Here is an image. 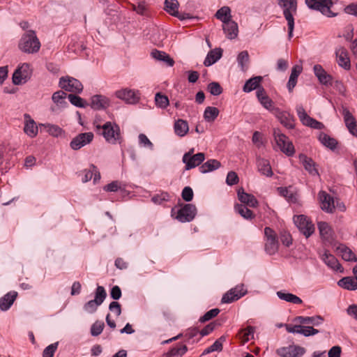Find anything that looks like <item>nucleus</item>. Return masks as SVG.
Returning a JSON list of instances; mask_svg holds the SVG:
<instances>
[{
  "mask_svg": "<svg viewBox=\"0 0 357 357\" xmlns=\"http://www.w3.org/2000/svg\"><path fill=\"white\" fill-rule=\"evenodd\" d=\"M234 208L236 211L245 219L251 220L255 217L252 211L244 204H236Z\"/></svg>",
  "mask_w": 357,
  "mask_h": 357,
  "instance_id": "nucleus-45",
  "label": "nucleus"
},
{
  "mask_svg": "<svg viewBox=\"0 0 357 357\" xmlns=\"http://www.w3.org/2000/svg\"><path fill=\"white\" fill-rule=\"evenodd\" d=\"M155 102L156 105L160 108H166L169 105V99L167 96L161 94L160 93H157L155 96Z\"/></svg>",
  "mask_w": 357,
  "mask_h": 357,
  "instance_id": "nucleus-52",
  "label": "nucleus"
},
{
  "mask_svg": "<svg viewBox=\"0 0 357 357\" xmlns=\"http://www.w3.org/2000/svg\"><path fill=\"white\" fill-rule=\"evenodd\" d=\"M314 75L319 82L324 85L331 84L332 77L326 73L321 65L317 64L313 68Z\"/></svg>",
  "mask_w": 357,
  "mask_h": 357,
  "instance_id": "nucleus-23",
  "label": "nucleus"
},
{
  "mask_svg": "<svg viewBox=\"0 0 357 357\" xmlns=\"http://www.w3.org/2000/svg\"><path fill=\"white\" fill-rule=\"evenodd\" d=\"M278 191L282 196L286 197L289 202H296V195H294L291 192H290L288 190V188L280 187V188H278Z\"/></svg>",
  "mask_w": 357,
  "mask_h": 357,
  "instance_id": "nucleus-56",
  "label": "nucleus"
},
{
  "mask_svg": "<svg viewBox=\"0 0 357 357\" xmlns=\"http://www.w3.org/2000/svg\"><path fill=\"white\" fill-rule=\"evenodd\" d=\"M337 284L347 290L354 291L357 289V275L356 278L345 277L340 280Z\"/></svg>",
  "mask_w": 357,
  "mask_h": 357,
  "instance_id": "nucleus-33",
  "label": "nucleus"
},
{
  "mask_svg": "<svg viewBox=\"0 0 357 357\" xmlns=\"http://www.w3.org/2000/svg\"><path fill=\"white\" fill-rule=\"evenodd\" d=\"M19 47L22 52L28 54L38 52L40 48V43L36 32L33 30L26 32L20 39Z\"/></svg>",
  "mask_w": 357,
  "mask_h": 357,
  "instance_id": "nucleus-2",
  "label": "nucleus"
},
{
  "mask_svg": "<svg viewBox=\"0 0 357 357\" xmlns=\"http://www.w3.org/2000/svg\"><path fill=\"white\" fill-rule=\"evenodd\" d=\"M262 80V77L257 76L252 77L246 81L245 83L243 90L245 93L251 92L255 89H258L259 88V84Z\"/></svg>",
  "mask_w": 357,
  "mask_h": 357,
  "instance_id": "nucleus-36",
  "label": "nucleus"
},
{
  "mask_svg": "<svg viewBox=\"0 0 357 357\" xmlns=\"http://www.w3.org/2000/svg\"><path fill=\"white\" fill-rule=\"evenodd\" d=\"M239 181L238 176L235 172L231 171L227 174L226 183L228 185H234Z\"/></svg>",
  "mask_w": 357,
  "mask_h": 357,
  "instance_id": "nucleus-61",
  "label": "nucleus"
},
{
  "mask_svg": "<svg viewBox=\"0 0 357 357\" xmlns=\"http://www.w3.org/2000/svg\"><path fill=\"white\" fill-rule=\"evenodd\" d=\"M59 86L65 91L75 93H79L83 90L82 84L78 79L69 76L60 78Z\"/></svg>",
  "mask_w": 357,
  "mask_h": 357,
  "instance_id": "nucleus-10",
  "label": "nucleus"
},
{
  "mask_svg": "<svg viewBox=\"0 0 357 357\" xmlns=\"http://www.w3.org/2000/svg\"><path fill=\"white\" fill-rule=\"evenodd\" d=\"M205 160L204 153H198L191 157L188 158L187 155H183L182 161L185 165V169L190 170L200 165Z\"/></svg>",
  "mask_w": 357,
  "mask_h": 357,
  "instance_id": "nucleus-17",
  "label": "nucleus"
},
{
  "mask_svg": "<svg viewBox=\"0 0 357 357\" xmlns=\"http://www.w3.org/2000/svg\"><path fill=\"white\" fill-rule=\"evenodd\" d=\"M219 114V110L215 107H206L204 112V118L207 122H213L218 117Z\"/></svg>",
  "mask_w": 357,
  "mask_h": 357,
  "instance_id": "nucleus-43",
  "label": "nucleus"
},
{
  "mask_svg": "<svg viewBox=\"0 0 357 357\" xmlns=\"http://www.w3.org/2000/svg\"><path fill=\"white\" fill-rule=\"evenodd\" d=\"M58 342H55L47 346L43 352V357H53L58 347Z\"/></svg>",
  "mask_w": 357,
  "mask_h": 357,
  "instance_id": "nucleus-58",
  "label": "nucleus"
},
{
  "mask_svg": "<svg viewBox=\"0 0 357 357\" xmlns=\"http://www.w3.org/2000/svg\"><path fill=\"white\" fill-rule=\"evenodd\" d=\"M107 296L105 288L102 286H98L95 292V298L88 301L84 305V309L89 313H93L96 311L98 307L100 305Z\"/></svg>",
  "mask_w": 357,
  "mask_h": 357,
  "instance_id": "nucleus-6",
  "label": "nucleus"
},
{
  "mask_svg": "<svg viewBox=\"0 0 357 357\" xmlns=\"http://www.w3.org/2000/svg\"><path fill=\"white\" fill-rule=\"evenodd\" d=\"M109 105V100L102 95H96L91 98V107L94 109H105Z\"/></svg>",
  "mask_w": 357,
  "mask_h": 357,
  "instance_id": "nucleus-26",
  "label": "nucleus"
},
{
  "mask_svg": "<svg viewBox=\"0 0 357 357\" xmlns=\"http://www.w3.org/2000/svg\"><path fill=\"white\" fill-rule=\"evenodd\" d=\"M197 208L195 205L185 204L177 210L175 218L181 222H190L195 218Z\"/></svg>",
  "mask_w": 357,
  "mask_h": 357,
  "instance_id": "nucleus-11",
  "label": "nucleus"
},
{
  "mask_svg": "<svg viewBox=\"0 0 357 357\" xmlns=\"http://www.w3.org/2000/svg\"><path fill=\"white\" fill-rule=\"evenodd\" d=\"M294 222L306 238L310 236L314 231V225L304 215H295Z\"/></svg>",
  "mask_w": 357,
  "mask_h": 357,
  "instance_id": "nucleus-8",
  "label": "nucleus"
},
{
  "mask_svg": "<svg viewBox=\"0 0 357 357\" xmlns=\"http://www.w3.org/2000/svg\"><path fill=\"white\" fill-rule=\"evenodd\" d=\"M187 351L186 345L178 344L166 354L165 357H181Z\"/></svg>",
  "mask_w": 357,
  "mask_h": 357,
  "instance_id": "nucleus-40",
  "label": "nucleus"
},
{
  "mask_svg": "<svg viewBox=\"0 0 357 357\" xmlns=\"http://www.w3.org/2000/svg\"><path fill=\"white\" fill-rule=\"evenodd\" d=\"M67 96L66 93L63 91H59L53 93L52 99V101L59 106L65 107L67 102L65 100Z\"/></svg>",
  "mask_w": 357,
  "mask_h": 357,
  "instance_id": "nucleus-47",
  "label": "nucleus"
},
{
  "mask_svg": "<svg viewBox=\"0 0 357 357\" xmlns=\"http://www.w3.org/2000/svg\"><path fill=\"white\" fill-rule=\"evenodd\" d=\"M109 310L111 312L114 313L116 317L121 314V305L117 301H112L109 305Z\"/></svg>",
  "mask_w": 357,
  "mask_h": 357,
  "instance_id": "nucleus-62",
  "label": "nucleus"
},
{
  "mask_svg": "<svg viewBox=\"0 0 357 357\" xmlns=\"http://www.w3.org/2000/svg\"><path fill=\"white\" fill-rule=\"evenodd\" d=\"M96 170V167L94 165H91L89 169H84L79 173L82 175V181L83 183H86L93 178V172Z\"/></svg>",
  "mask_w": 357,
  "mask_h": 357,
  "instance_id": "nucleus-53",
  "label": "nucleus"
},
{
  "mask_svg": "<svg viewBox=\"0 0 357 357\" xmlns=\"http://www.w3.org/2000/svg\"><path fill=\"white\" fill-rule=\"evenodd\" d=\"M335 54L337 64L345 70H349L351 62L347 50L344 47H340L336 49Z\"/></svg>",
  "mask_w": 357,
  "mask_h": 357,
  "instance_id": "nucleus-19",
  "label": "nucleus"
},
{
  "mask_svg": "<svg viewBox=\"0 0 357 357\" xmlns=\"http://www.w3.org/2000/svg\"><path fill=\"white\" fill-rule=\"evenodd\" d=\"M93 139V134L91 132L80 133L70 142V146L73 150H78L89 144Z\"/></svg>",
  "mask_w": 357,
  "mask_h": 357,
  "instance_id": "nucleus-15",
  "label": "nucleus"
},
{
  "mask_svg": "<svg viewBox=\"0 0 357 357\" xmlns=\"http://www.w3.org/2000/svg\"><path fill=\"white\" fill-rule=\"evenodd\" d=\"M318 229L321 237L327 241H330L333 237V229L326 222H318Z\"/></svg>",
  "mask_w": 357,
  "mask_h": 357,
  "instance_id": "nucleus-32",
  "label": "nucleus"
},
{
  "mask_svg": "<svg viewBox=\"0 0 357 357\" xmlns=\"http://www.w3.org/2000/svg\"><path fill=\"white\" fill-rule=\"evenodd\" d=\"M117 98L121 99L128 104H135L139 100L137 93L132 89H122L115 92Z\"/></svg>",
  "mask_w": 357,
  "mask_h": 357,
  "instance_id": "nucleus-16",
  "label": "nucleus"
},
{
  "mask_svg": "<svg viewBox=\"0 0 357 357\" xmlns=\"http://www.w3.org/2000/svg\"><path fill=\"white\" fill-rule=\"evenodd\" d=\"M151 56L156 60L164 61L168 66H173L174 61L165 52L154 50L151 52Z\"/></svg>",
  "mask_w": 357,
  "mask_h": 357,
  "instance_id": "nucleus-37",
  "label": "nucleus"
},
{
  "mask_svg": "<svg viewBox=\"0 0 357 357\" xmlns=\"http://www.w3.org/2000/svg\"><path fill=\"white\" fill-rule=\"evenodd\" d=\"M321 208L327 213H333L335 208L333 198L324 191H321L319 194Z\"/></svg>",
  "mask_w": 357,
  "mask_h": 357,
  "instance_id": "nucleus-20",
  "label": "nucleus"
},
{
  "mask_svg": "<svg viewBox=\"0 0 357 357\" xmlns=\"http://www.w3.org/2000/svg\"><path fill=\"white\" fill-rule=\"evenodd\" d=\"M17 296V292L11 291L0 298V310L2 311L8 310Z\"/></svg>",
  "mask_w": 357,
  "mask_h": 357,
  "instance_id": "nucleus-24",
  "label": "nucleus"
},
{
  "mask_svg": "<svg viewBox=\"0 0 357 357\" xmlns=\"http://www.w3.org/2000/svg\"><path fill=\"white\" fill-rule=\"evenodd\" d=\"M278 5L283 9V15L288 25V37L291 39L293 37L294 29V15L297 11L296 0H278Z\"/></svg>",
  "mask_w": 357,
  "mask_h": 357,
  "instance_id": "nucleus-1",
  "label": "nucleus"
},
{
  "mask_svg": "<svg viewBox=\"0 0 357 357\" xmlns=\"http://www.w3.org/2000/svg\"><path fill=\"white\" fill-rule=\"evenodd\" d=\"M97 130H101L100 134L103 136L107 142L115 144L121 138L119 126L110 121L105 123L102 126H96Z\"/></svg>",
  "mask_w": 357,
  "mask_h": 357,
  "instance_id": "nucleus-3",
  "label": "nucleus"
},
{
  "mask_svg": "<svg viewBox=\"0 0 357 357\" xmlns=\"http://www.w3.org/2000/svg\"><path fill=\"white\" fill-rule=\"evenodd\" d=\"M322 259L324 263L331 268L342 272V266L339 263L338 260L335 257L334 255L325 252L322 255Z\"/></svg>",
  "mask_w": 357,
  "mask_h": 357,
  "instance_id": "nucleus-29",
  "label": "nucleus"
},
{
  "mask_svg": "<svg viewBox=\"0 0 357 357\" xmlns=\"http://www.w3.org/2000/svg\"><path fill=\"white\" fill-rule=\"evenodd\" d=\"M221 166L220 162L215 159H211L203 163L199 167V170L202 174H206L218 169Z\"/></svg>",
  "mask_w": 357,
  "mask_h": 357,
  "instance_id": "nucleus-35",
  "label": "nucleus"
},
{
  "mask_svg": "<svg viewBox=\"0 0 357 357\" xmlns=\"http://www.w3.org/2000/svg\"><path fill=\"white\" fill-rule=\"evenodd\" d=\"M237 61L242 71H245L248 69V64L249 63V54L247 51L240 52L237 57Z\"/></svg>",
  "mask_w": 357,
  "mask_h": 357,
  "instance_id": "nucleus-49",
  "label": "nucleus"
},
{
  "mask_svg": "<svg viewBox=\"0 0 357 357\" xmlns=\"http://www.w3.org/2000/svg\"><path fill=\"white\" fill-rule=\"evenodd\" d=\"M45 127L47 128L48 132L54 137L60 136L63 133V130L58 126L47 124Z\"/></svg>",
  "mask_w": 357,
  "mask_h": 357,
  "instance_id": "nucleus-60",
  "label": "nucleus"
},
{
  "mask_svg": "<svg viewBox=\"0 0 357 357\" xmlns=\"http://www.w3.org/2000/svg\"><path fill=\"white\" fill-rule=\"evenodd\" d=\"M277 296L280 299L294 304H301L303 303L298 296L291 293L279 291L277 292Z\"/></svg>",
  "mask_w": 357,
  "mask_h": 357,
  "instance_id": "nucleus-39",
  "label": "nucleus"
},
{
  "mask_svg": "<svg viewBox=\"0 0 357 357\" xmlns=\"http://www.w3.org/2000/svg\"><path fill=\"white\" fill-rule=\"evenodd\" d=\"M174 128L175 133L179 137L185 136L189 130L188 122L183 119L176 121Z\"/></svg>",
  "mask_w": 357,
  "mask_h": 357,
  "instance_id": "nucleus-38",
  "label": "nucleus"
},
{
  "mask_svg": "<svg viewBox=\"0 0 357 357\" xmlns=\"http://www.w3.org/2000/svg\"><path fill=\"white\" fill-rule=\"evenodd\" d=\"M305 1L310 9L319 10L328 17H335L337 15L331 10L333 4L331 0H305Z\"/></svg>",
  "mask_w": 357,
  "mask_h": 357,
  "instance_id": "nucleus-5",
  "label": "nucleus"
},
{
  "mask_svg": "<svg viewBox=\"0 0 357 357\" xmlns=\"http://www.w3.org/2000/svg\"><path fill=\"white\" fill-rule=\"evenodd\" d=\"M296 109L297 115L303 125L318 130L324 128L322 123L307 115L303 105H297Z\"/></svg>",
  "mask_w": 357,
  "mask_h": 357,
  "instance_id": "nucleus-12",
  "label": "nucleus"
},
{
  "mask_svg": "<svg viewBox=\"0 0 357 357\" xmlns=\"http://www.w3.org/2000/svg\"><path fill=\"white\" fill-rule=\"evenodd\" d=\"M215 17L222 22V23L228 22L231 20V10L228 6H223L215 13Z\"/></svg>",
  "mask_w": 357,
  "mask_h": 357,
  "instance_id": "nucleus-42",
  "label": "nucleus"
},
{
  "mask_svg": "<svg viewBox=\"0 0 357 357\" xmlns=\"http://www.w3.org/2000/svg\"><path fill=\"white\" fill-rule=\"evenodd\" d=\"M303 67L301 65L294 66L291 72L289 81L287 82V88L289 91H292L297 83V79L299 75L302 73Z\"/></svg>",
  "mask_w": 357,
  "mask_h": 357,
  "instance_id": "nucleus-30",
  "label": "nucleus"
},
{
  "mask_svg": "<svg viewBox=\"0 0 357 357\" xmlns=\"http://www.w3.org/2000/svg\"><path fill=\"white\" fill-rule=\"evenodd\" d=\"M24 116L25 119L24 132L29 137L33 138L36 137L38 134V126L34 120L31 118L29 114H25Z\"/></svg>",
  "mask_w": 357,
  "mask_h": 357,
  "instance_id": "nucleus-22",
  "label": "nucleus"
},
{
  "mask_svg": "<svg viewBox=\"0 0 357 357\" xmlns=\"http://www.w3.org/2000/svg\"><path fill=\"white\" fill-rule=\"evenodd\" d=\"M222 50L221 48H215L214 50H211L204 61V65L205 66H210L212 64L215 63L216 61H218L222 56Z\"/></svg>",
  "mask_w": 357,
  "mask_h": 357,
  "instance_id": "nucleus-31",
  "label": "nucleus"
},
{
  "mask_svg": "<svg viewBox=\"0 0 357 357\" xmlns=\"http://www.w3.org/2000/svg\"><path fill=\"white\" fill-rule=\"evenodd\" d=\"M276 353L281 357H301L305 353V349L298 345H290L278 349Z\"/></svg>",
  "mask_w": 357,
  "mask_h": 357,
  "instance_id": "nucleus-14",
  "label": "nucleus"
},
{
  "mask_svg": "<svg viewBox=\"0 0 357 357\" xmlns=\"http://www.w3.org/2000/svg\"><path fill=\"white\" fill-rule=\"evenodd\" d=\"M238 198L239 201L244 205H247L250 207L255 208L258 206V201L255 197L251 194L245 192L243 188L238 190Z\"/></svg>",
  "mask_w": 357,
  "mask_h": 357,
  "instance_id": "nucleus-21",
  "label": "nucleus"
},
{
  "mask_svg": "<svg viewBox=\"0 0 357 357\" xmlns=\"http://www.w3.org/2000/svg\"><path fill=\"white\" fill-rule=\"evenodd\" d=\"M223 31L229 39H234L237 37L238 29V24L233 20L225 22L222 26Z\"/></svg>",
  "mask_w": 357,
  "mask_h": 357,
  "instance_id": "nucleus-27",
  "label": "nucleus"
},
{
  "mask_svg": "<svg viewBox=\"0 0 357 357\" xmlns=\"http://www.w3.org/2000/svg\"><path fill=\"white\" fill-rule=\"evenodd\" d=\"M273 114L279 120L281 124H282L287 129H292L294 128V116L287 112L281 111L279 108L275 110Z\"/></svg>",
  "mask_w": 357,
  "mask_h": 357,
  "instance_id": "nucleus-18",
  "label": "nucleus"
},
{
  "mask_svg": "<svg viewBox=\"0 0 357 357\" xmlns=\"http://www.w3.org/2000/svg\"><path fill=\"white\" fill-rule=\"evenodd\" d=\"M342 114L344 116V121L345 125L349 129L351 127H354L356 125V121L354 116L351 114V113L349 111V109L346 107L342 108Z\"/></svg>",
  "mask_w": 357,
  "mask_h": 357,
  "instance_id": "nucleus-48",
  "label": "nucleus"
},
{
  "mask_svg": "<svg viewBox=\"0 0 357 357\" xmlns=\"http://www.w3.org/2000/svg\"><path fill=\"white\" fill-rule=\"evenodd\" d=\"M31 66L27 63H22L14 72L13 82L16 85L25 83L31 77Z\"/></svg>",
  "mask_w": 357,
  "mask_h": 357,
  "instance_id": "nucleus-9",
  "label": "nucleus"
},
{
  "mask_svg": "<svg viewBox=\"0 0 357 357\" xmlns=\"http://www.w3.org/2000/svg\"><path fill=\"white\" fill-rule=\"evenodd\" d=\"M319 139L323 145L331 149H335L337 144L336 139L329 137L325 133L320 134Z\"/></svg>",
  "mask_w": 357,
  "mask_h": 357,
  "instance_id": "nucleus-44",
  "label": "nucleus"
},
{
  "mask_svg": "<svg viewBox=\"0 0 357 357\" xmlns=\"http://www.w3.org/2000/svg\"><path fill=\"white\" fill-rule=\"evenodd\" d=\"M296 321H298L300 324H312L314 326L320 325L324 319L321 316H314V317H297L295 319Z\"/></svg>",
  "mask_w": 357,
  "mask_h": 357,
  "instance_id": "nucleus-41",
  "label": "nucleus"
},
{
  "mask_svg": "<svg viewBox=\"0 0 357 357\" xmlns=\"http://www.w3.org/2000/svg\"><path fill=\"white\" fill-rule=\"evenodd\" d=\"M265 250L268 255H274L278 250V241L277 234L271 228L266 227L264 229Z\"/></svg>",
  "mask_w": 357,
  "mask_h": 357,
  "instance_id": "nucleus-7",
  "label": "nucleus"
},
{
  "mask_svg": "<svg viewBox=\"0 0 357 357\" xmlns=\"http://www.w3.org/2000/svg\"><path fill=\"white\" fill-rule=\"evenodd\" d=\"M178 6L177 0H165V10L172 16L177 15Z\"/></svg>",
  "mask_w": 357,
  "mask_h": 357,
  "instance_id": "nucleus-46",
  "label": "nucleus"
},
{
  "mask_svg": "<svg viewBox=\"0 0 357 357\" xmlns=\"http://www.w3.org/2000/svg\"><path fill=\"white\" fill-rule=\"evenodd\" d=\"M68 98L70 103L78 107H85L88 103L82 98L75 94H69Z\"/></svg>",
  "mask_w": 357,
  "mask_h": 357,
  "instance_id": "nucleus-51",
  "label": "nucleus"
},
{
  "mask_svg": "<svg viewBox=\"0 0 357 357\" xmlns=\"http://www.w3.org/2000/svg\"><path fill=\"white\" fill-rule=\"evenodd\" d=\"M220 313V310L218 308H213L208 312H206L202 317L199 318V321L201 323H204L211 320V319L215 317Z\"/></svg>",
  "mask_w": 357,
  "mask_h": 357,
  "instance_id": "nucleus-55",
  "label": "nucleus"
},
{
  "mask_svg": "<svg viewBox=\"0 0 357 357\" xmlns=\"http://www.w3.org/2000/svg\"><path fill=\"white\" fill-rule=\"evenodd\" d=\"M273 137L280 150L287 156H292L295 153L294 146L288 137L282 133L280 129L273 130Z\"/></svg>",
  "mask_w": 357,
  "mask_h": 357,
  "instance_id": "nucleus-4",
  "label": "nucleus"
},
{
  "mask_svg": "<svg viewBox=\"0 0 357 357\" xmlns=\"http://www.w3.org/2000/svg\"><path fill=\"white\" fill-rule=\"evenodd\" d=\"M246 294L247 289L245 288L244 285L238 284L226 292L223 295L221 302L222 303H231L240 299Z\"/></svg>",
  "mask_w": 357,
  "mask_h": 357,
  "instance_id": "nucleus-13",
  "label": "nucleus"
},
{
  "mask_svg": "<svg viewBox=\"0 0 357 357\" xmlns=\"http://www.w3.org/2000/svg\"><path fill=\"white\" fill-rule=\"evenodd\" d=\"M105 327L104 322L101 321H96L91 327V334L92 336H98L102 333Z\"/></svg>",
  "mask_w": 357,
  "mask_h": 357,
  "instance_id": "nucleus-54",
  "label": "nucleus"
},
{
  "mask_svg": "<svg viewBox=\"0 0 357 357\" xmlns=\"http://www.w3.org/2000/svg\"><path fill=\"white\" fill-rule=\"evenodd\" d=\"M264 108L271 112L273 114L278 109V107L274 106L273 100L268 96L259 102Z\"/></svg>",
  "mask_w": 357,
  "mask_h": 357,
  "instance_id": "nucleus-59",
  "label": "nucleus"
},
{
  "mask_svg": "<svg viewBox=\"0 0 357 357\" xmlns=\"http://www.w3.org/2000/svg\"><path fill=\"white\" fill-rule=\"evenodd\" d=\"M138 138L140 145H142L145 147H148L151 150L153 149V143L149 140V139L146 137V135L142 133L139 134Z\"/></svg>",
  "mask_w": 357,
  "mask_h": 357,
  "instance_id": "nucleus-63",
  "label": "nucleus"
},
{
  "mask_svg": "<svg viewBox=\"0 0 357 357\" xmlns=\"http://www.w3.org/2000/svg\"><path fill=\"white\" fill-rule=\"evenodd\" d=\"M255 328L253 326H248L246 328L242 329L240 332V337L243 342H248L254 337Z\"/></svg>",
  "mask_w": 357,
  "mask_h": 357,
  "instance_id": "nucleus-50",
  "label": "nucleus"
},
{
  "mask_svg": "<svg viewBox=\"0 0 357 357\" xmlns=\"http://www.w3.org/2000/svg\"><path fill=\"white\" fill-rule=\"evenodd\" d=\"M337 250L342 256V258L347 261H356L357 257L352 250L344 245H340L337 247Z\"/></svg>",
  "mask_w": 357,
  "mask_h": 357,
  "instance_id": "nucleus-34",
  "label": "nucleus"
},
{
  "mask_svg": "<svg viewBox=\"0 0 357 357\" xmlns=\"http://www.w3.org/2000/svg\"><path fill=\"white\" fill-rule=\"evenodd\" d=\"M280 241L283 245L289 247L292 243V238L290 234L287 231H282L280 233Z\"/></svg>",
  "mask_w": 357,
  "mask_h": 357,
  "instance_id": "nucleus-64",
  "label": "nucleus"
},
{
  "mask_svg": "<svg viewBox=\"0 0 357 357\" xmlns=\"http://www.w3.org/2000/svg\"><path fill=\"white\" fill-rule=\"evenodd\" d=\"M257 165L258 171L261 174L268 177L273 176V173L270 162L268 160L259 157L257 158Z\"/></svg>",
  "mask_w": 357,
  "mask_h": 357,
  "instance_id": "nucleus-28",
  "label": "nucleus"
},
{
  "mask_svg": "<svg viewBox=\"0 0 357 357\" xmlns=\"http://www.w3.org/2000/svg\"><path fill=\"white\" fill-rule=\"evenodd\" d=\"M300 161L302 162L304 168L312 176H318L319 172L316 168V164L312 158L307 157L304 154L299 155Z\"/></svg>",
  "mask_w": 357,
  "mask_h": 357,
  "instance_id": "nucleus-25",
  "label": "nucleus"
},
{
  "mask_svg": "<svg viewBox=\"0 0 357 357\" xmlns=\"http://www.w3.org/2000/svg\"><path fill=\"white\" fill-rule=\"evenodd\" d=\"M207 89L213 96H219L222 93V89L219 83L213 82L208 84Z\"/></svg>",
  "mask_w": 357,
  "mask_h": 357,
  "instance_id": "nucleus-57",
  "label": "nucleus"
}]
</instances>
